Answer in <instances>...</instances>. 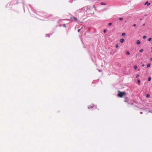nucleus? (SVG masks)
<instances>
[{
  "label": "nucleus",
  "mask_w": 152,
  "mask_h": 152,
  "mask_svg": "<svg viewBox=\"0 0 152 152\" xmlns=\"http://www.w3.org/2000/svg\"><path fill=\"white\" fill-rule=\"evenodd\" d=\"M96 9L95 5H94L93 7H91L89 5L85 7L84 10L85 11V13L86 15L94 14V11H96Z\"/></svg>",
  "instance_id": "f257e3e1"
},
{
  "label": "nucleus",
  "mask_w": 152,
  "mask_h": 152,
  "mask_svg": "<svg viewBox=\"0 0 152 152\" xmlns=\"http://www.w3.org/2000/svg\"><path fill=\"white\" fill-rule=\"evenodd\" d=\"M118 96L122 98L125 94V93L124 92H121L119 91H118Z\"/></svg>",
  "instance_id": "f03ea898"
},
{
  "label": "nucleus",
  "mask_w": 152,
  "mask_h": 152,
  "mask_svg": "<svg viewBox=\"0 0 152 152\" xmlns=\"http://www.w3.org/2000/svg\"><path fill=\"white\" fill-rule=\"evenodd\" d=\"M71 18L72 19H74V20L75 21H77L78 20V19L76 17H73V18L71 17Z\"/></svg>",
  "instance_id": "7ed1b4c3"
},
{
  "label": "nucleus",
  "mask_w": 152,
  "mask_h": 152,
  "mask_svg": "<svg viewBox=\"0 0 152 152\" xmlns=\"http://www.w3.org/2000/svg\"><path fill=\"white\" fill-rule=\"evenodd\" d=\"M124 41V40L123 39H120V42L122 43Z\"/></svg>",
  "instance_id": "20e7f679"
},
{
  "label": "nucleus",
  "mask_w": 152,
  "mask_h": 152,
  "mask_svg": "<svg viewBox=\"0 0 152 152\" xmlns=\"http://www.w3.org/2000/svg\"><path fill=\"white\" fill-rule=\"evenodd\" d=\"M147 4L148 6H149L150 4V3H148V1H146L145 4V5Z\"/></svg>",
  "instance_id": "39448f33"
},
{
  "label": "nucleus",
  "mask_w": 152,
  "mask_h": 152,
  "mask_svg": "<svg viewBox=\"0 0 152 152\" xmlns=\"http://www.w3.org/2000/svg\"><path fill=\"white\" fill-rule=\"evenodd\" d=\"M140 42L139 40H137L136 42V43L138 45L140 44Z\"/></svg>",
  "instance_id": "423d86ee"
},
{
  "label": "nucleus",
  "mask_w": 152,
  "mask_h": 152,
  "mask_svg": "<svg viewBox=\"0 0 152 152\" xmlns=\"http://www.w3.org/2000/svg\"><path fill=\"white\" fill-rule=\"evenodd\" d=\"M101 5H106V4L105 3H104L101 2Z\"/></svg>",
  "instance_id": "0eeeda50"
},
{
  "label": "nucleus",
  "mask_w": 152,
  "mask_h": 152,
  "mask_svg": "<svg viewBox=\"0 0 152 152\" xmlns=\"http://www.w3.org/2000/svg\"><path fill=\"white\" fill-rule=\"evenodd\" d=\"M134 68L135 69H137V67L136 65L134 66Z\"/></svg>",
  "instance_id": "6e6552de"
},
{
  "label": "nucleus",
  "mask_w": 152,
  "mask_h": 152,
  "mask_svg": "<svg viewBox=\"0 0 152 152\" xmlns=\"http://www.w3.org/2000/svg\"><path fill=\"white\" fill-rule=\"evenodd\" d=\"M151 77H149L148 79V81H150L151 80Z\"/></svg>",
  "instance_id": "1a4fd4ad"
},
{
  "label": "nucleus",
  "mask_w": 152,
  "mask_h": 152,
  "mask_svg": "<svg viewBox=\"0 0 152 152\" xmlns=\"http://www.w3.org/2000/svg\"><path fill=\"white\" fill-rule=\"evenodd\" d=\"M126 54L128 55H129L130 54V53L128 51H126Z\"/></svg>",
  "instance_id": "9d476101"
},
{
  "label": "nucleus",
  "mask_w": 152,
  "mask_h": 152,
  "mask_svg": "<svg viewBox=\"0 0 152 152\" xmlns=\"http://www.w3.org/2000/svg\"><path fill=\"white\" fill-rule=\"evenodd\" d=\"M150 95L149 94H147L146 95V97L147 98H149L150 97Z\"/></svg>",
  "instance_id": "9b49d317"
},
{
  "label": "nucleus",
  "mask_w": 152,
  "mask_h": 152,
  "mask_svg": "<svg viewBox=\"0 0 152 152\" xmlns=\"http://www.w3.org/2000/svg\"><path fill=\"white\" fill-rule=\"evenodd\" d=\"M151 66L150 64H148L147 65V66L148 67H149Z\"/></svg>",
  "instance_id": "f8f14e48"
},
{
  "label": "nucleus",
  "mask_w": 152,
  "mask_h": 152,
  "mask_svg": "<svg viewBox=\"0 0 152 152\" xmlns=\"http://www.w3.org/2000/svg\"><path fill=\"white\" fill-rule=\"evenodd\" d=\"M126 34L125 33H122V36H124Z\"/></svg>",
  "instance_id": "ddd939ff"
},
{
  "label": "nucleus",
  "mask_w": 152,
  "mask_h": 152,
  "mask_svg": "<svg viewBox=\"0 0 152 152\" xmlns=\"http://www.w3.org/2000/svg\"><path fill=\"white\" fill-rule=\"evenodd\" d=\"M143 51V49H141L140 50V52H142Z\"/></svg>",
  "instance_id": "4468645a"
},
{
  "label": "nucleus",
  "mask_w": 152,
  "mask_h": 152,
  "mask_svg": "<svg viewBox=\"0 0 152 152\" xmlns=\"http://www.w3.org/2000/svg\"><path fill=\"white\" fill-rule=\"evenodd\" d=\"M93 107H94V108H96V106H91V107H90V108H92Z\"/></svg>",
  "instance_id": "2eb2a0df"
},
{
  "label": "nucleus",
  "mask_w": 152,
  "mask_h": 152,
  "mask_svg": "<svg viewBox=\"0 0 152 152\" xmlns=\"http://www.w3.org/2000/svg\"><path fill=\"white\" fill-rule=\"evenodd\" d=\"M137 82L139 83V85H140V80H139V79L138 80H137Z\"/></svg>",
  "instance_id": "dca6fc26"
},
{
  "label": "nucleus",
  "mask_w": 152,
  "mask_h": 152,
  "mask_svg": "<svg viewBox=\"0 0 152 152\" xmlns=\"http://www.w3.org/2000/svg\"><path fill=\"white\" fill-rule=\"evenodd\" d=\"M152 39V38H149L148 39V41H150Z\"/></svg>",
  "instance_id": "f3484780"
},
{
  "label": "nucleus",
  "mask_w": 152,
  "mask_h": 152,
  "mask_svg": "<svg viewBox=\"0 0 152 152\" xmlns=\"http://www.w3.org/2000/svg\"><path fill=\"white\" fill-rule=\"evenodd\" d=\"M115 47L116 48H118V44H116L115 45Z\"/></svg>",
  "instance_id": "a211bd4d"
},
{
  "label": "nucleus",
  "mask_w": 152,
  "mask_h": 152,
  "mask_svg": "<svg viewBox=\"0 0 152 152\" xmlns=\"http://www.w3.org/2000/svg\"><path fill=\"white\" fill-rule=\"evenodd\" d=\"M143 38L144 39H145L146 38V36H144Z\"/></svg>",
  "instance_id": "6ab92c4d"
},
{
  "label": "nucleus",
  "mask_w": 152,
  "mask_h": 152,
  "mask_svg": "<svg viewBox=\"0 0 152 152\" xmlns=\"http://www.w3.org/2000/svg\"><path fill=\"white\" fill-rule=\"evenodd\" d=\"M119 19L120 20H123V18H119Z\"/></svg>",
  "instance_id": "aec40b11"
},
{
  "label": "nucleus",
  "mask_w": 152,
  "mask_h": 152,
  "mask_svg": "<svg viewBox=\"0 0 152 152\" xmlns=\"http://www.w3.org/2000/svg\"><path fill=\"white\" fill-rule=\"evenodd\" d=\"M139 76V75H137V76H136V77L137 78H138Z\"/></svg>",
  "instance_id": "412c9836"
},
{
  "label": "nucleus",
  "mask_w": 152,
  "mask_h": 152,
  "mask_svg": "<svg viewBox=\"0 0 152 152\" xmlns=\"http://www.w3.org/2000/svg\"><path fill=\"white\" fill-rule=\"evenodd\" d=\"M112 25V23H109L108 24V25L109 26H110Z\"/></svg>",
  "instance_id": "4be33fe9"
},
{
  "label": "nucleus",
  "mask_w": 152,
  "mask_h": 152,
  "mask_svg": "<svg viewBox=\"0 0 152 152\" xmlns=\"http://www.w3.org/2000/svg\"><path fill=\"white\" fill-rule=\"evenodd\" d=\"M106 32H107V31H106V30H105H105H104V33H106Z\"/></svg>",
  "instance_id": "5701e85b"
},
{
  "label": "nucleus",
  "mask_w": 152,
  "mask_h": 152,
  "mask_svg": "<svg viewBox=\"0 0 152 152\" xmlns=\"http://www.w3.org/2000/svg\"><path fill=\"white\" fill-rule=\"evenodd\" d=\"M63 26H64V27H66V25H65V24H64L63 25Z\"/></svg>",
  "instance_id": "b1692460"
},
{
  "label": "nucleus",
  "mask_w": 152,
  "mask_h": 152,
  "mask_svg": "<svg viewBox=\"0 0 152 152\" xmlns=\"http://www.w3.org/2000/svg\"><path fill=\"white\" fill-rule=\"evenodd\" d=\"M80 29H78V32H80Z\"/></svg>",
  "instance_id": "393cba45"
},
{
  "label": "nucleus",
  "mask_w": 152,
  "mask_h": 152,
  "mask_svg": "<svg viewBox=\"0 0 152 152\" xmlns=\"http://www.w3.org/2000/svg\"><path fill=\"white\" fill-rule=\"evenodd\" d=\"M144 66H145L144 64H142V67H143Z\"/></svg>",
  "instance_id": "a878e982"
},
{
  "label": "nucleus",
  "mask_w": 152,
  "mask_h": 152,
  "mask_svg": "<svg viewBox=\"0 0 152 152\" xmlns=\"http://www.w3.org/2000/svg\"><path fill=\"white\" fill-rule=\"evenodd\" d=\"M133 26H134V27L135 26H136V24H134L133 25Z\"/></svg>",
  "instance_id": "bb28decb"
},
{
  "label": "nucleus",
  "mask_w": 152,
  "mask_h": 152,
  "mask_svg": "<svg viewBox=\"0 0 152 152\" xmlns=\"http://www.w3.org/2000/svg\"><path fill=\"white\" fill-rule=\"evenodd\" d=\"M150 60H151V61H152V58H150Z\"/></svg>",
  "instance_id": "cd10ccee"
},
{
  "label": "nucleus",
  "mask_w": 152,
  "mask_h": 152,
  "mask_svg": "<svg viewBox=\"0 0 152 152\" xmlns=\"http://www.w3.org/2000/svg\"><path fill=\"white\" fill-rule=\"evenodd\" d=\"M140 113L141 114H142V112H140Z\"/></svg>",
  "instance_id": "c85d7f7f"
},
{
  "label": "nucleus",
  "mask_w": 152,
  "mask_h": 152,
  "mask_svg": "<svg viewBox=\"0 0 152 152\" xmlns=\"http://www.w3.org/2000/svg\"><path fill=\"white\" fill-rule=\"evenodd\" d=\"M138 71H140V69H138Z\"/></svg>",
  "instance_id": "c756f323"
},
{
  "label": "nucleus",
  "mask_w": 152,
  "mask_h": 152,
  "mask_svg": "<svg viewBox=\"0 0 152 152\" xmlns=\"http://www.w3.org/2000/svg\"><path fill=\"white\" fill-rule=\"evenodd\" d=\"M124 101L125 102H126V101L125 100H124Z\"/></svg>",
  "instance_id": "7c9ffc66"
},
{
  "label": "nucleus",
  "mask_w": 152,
  "mask_h": 152,
  "mask_svg": "<svg viewBox=\"0 0 152 152\" xmlns=\"http://www.w3.org/2000/svg\"><path fill=\"white\" fill-rule=\"evenodd\" d=\"M144 25H145V24H143V25L144 26Z\"/></svg>",
  "instance_id": "2f4dec72"
},
{
  "label": "nucleus",
  "mask_w": 152,
  "mask_h": 152,
  "mask_svg": "<svg viewBox=\"0 0 152 152\" xmlns=\"http://www.w3.org/2000/svg\"><path fill=\"white\" fill-rule=\"evenodd\" d=\"M151 52L152 53V50L151 51Z\"/></svg>",
  "instance_id": "473e14b6"
},
{
  "label": "nucleus",
  "mask_w": 152,
  "mask_h": 152,
  "mask_svg": "<svg viewBox=\"0 0 152 152\" xmlns=\"http://www.w3.org/2000/svg\"><path fill=\"white\" fill-rule=\"evenodd\" d=\"M151 48L152 49V47H151Z\"/></svg>",
  "instance_id": "72a5a7b5"
},
{
  "label": "nucleus",
  "mask_w": 152,
  "mask_h": 152,
  "mask_svg": "<svg viewBox=\"0 0 152 152\" xmlns=\"http://www.w3.org/2000/svg\"><path fill=\"white\" fill-rule=\"evenodd\" d=\"M151 113H152V112H151Z\"/></svg>",
  "instance_id": "f704fd0d"
}]
</instances>
